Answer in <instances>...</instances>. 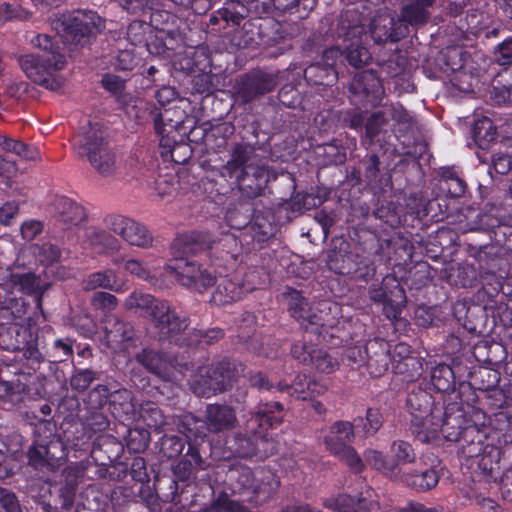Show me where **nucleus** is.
<instances>
[{
    "instance_id": "nucleus-8",
    "label": "nucleus",
    "mask_w": 512,
    "mask_h": 512,
    "mask_svg": "<svg viewBox=\"0 0 512 512\" xmlns=\"http://www.w3.org/2000/svg\"><path fill=\"white\" fill-rule=\"evenodd\" d=\"M407 406L411 415L410 429L412 435L422 443L431 442V438L438 429V424L435 421H431L429 432H423L424 416H429L436 408L442 407L433 405L432 396L423 390L409 394Z\"/></svg>"
},
{
    "instance_id": "nucleus-4",
    "label": "nucleus",
    "mask_w": 512,
    "mask_h": 512,
    "mask_svg": "<svg viewBox=\"0 0 512 512\" xmlns=\"http://www.w3.org/2000/svg\"><path fill=\"white\" fill-rule=\"evenodd\" d=\"M106 131L98 124H89L75 137L73 146L80 158H86L101 175L109 176L116 169L115 154L108 146Z\"/></svg>"
},
{
    "instance_id": "nucleus-45",
    "label": "nucleus",
    "mask_w": 512,
    "mask_h": 512,
    "mask_svg": "<svg viewBox=\"0 0 512 512\" xmlns=\"http://www.w3.org/2000/svg\"><path fill=\"white\" fill-rule=\"evenodd\" d=\"M473 136L480 148L487 147L496 136V130L492 121L488 118L478 120L473 129Z\"/></svg>"
},
{
    "instance_id": "nucleus-25",
    "label": "nucleus",
    "mask_w": 512,
    "mask_h": 512,
    "mask_svg": "<svg viewBox=\"0 0 512 512\" xmlns=\"http://www.w3.org/2000/svg\"><path fill=\"white\" fill-rule=\"evenodd\" d=\"M237 422L233 408L227 405L211 404L206 408V426L210 432L218 433L235 427Z\"/></svg>"
},
{
    "instance_id": "nucleus-47",
    "label": "nucleus",
    "mask_w": 512,
    "mask_h": 512,
    "mask_svg": "<svg viewBox=\"0 0 512 512\" xmlns=\"http://www.w3.org/2000/svg\"><path fill=\"white\" fill-rule=\"evenodd\" d=\"M124 269L129 274L143 280L149 282L151 284H155L156 282V274L152 271L147 265L139 261L138 259H128L124 262Z\"/></svg>"
},
{
    "instance_id": "nucleus-55",
    "label": "nucleus",
    "mask_w": 512,
    "mask_h": 512,
    "mask_svg": "<svg viewBox=\"0 0 512 512\" xmlns=\"http://www.w3.org/2000/svg\"><path fill=\"white\" fill-rule=\"evenodd\" d=\"M494 59L500 65L512 64V37H508L495 48Z\"/></svg>"
},
{
    "instance_id": "nucleus-33",
    "label": "nucleus",
    "mask_w": 512,
    "mask_h": 512,
    "mask_svg": "<svg viewBox=\"0 0 512 512\" xmlns=\"http://www.w3.org/2000/svg\"><path fill=\"white\" fill-rule=\"evenodd\" d=\"M341 55L342 52L337 47H331L325 50L322 56L323 66L320 63L310 65L304 70L305 78L314 81V83H322L324 77L329 76L337 59Z\"/></svg>"
},
{
    "instance_id": "nucleus-50",
    "label": "nucleus",
    "mask_w": 512,
    "mask_h": 512,
    "mask_svg": "<svg viewBox=\"0 0 512 512\" xmlns=\"http://www.w3.org/2000/svg\"><path fill=\"white\" fill-rule=\"evenodd\" d=\"M97 378V373L90 369L75 370L70 379L72 389L82 392L85 391L91 383Z\"/></svg>"
},
{
    "instance_id": "nucleus-26",
    "label": "nucleus",
    "mask_w": 512,
    "mask_h": 512,
    "mask_svg": "<svg viewBox=\"0 0 512 512\" xmlns=\"http://www.w3.org/2000/svg\"><path fill=\"white\" fill-rule=\"evenodd\" d=\"M368 357L366 367L373 377H379L388 370L390 361L388 345L383 340L374 339L368 341Z\"/></svg>"
},
{
    "instance_id": "nucleus-30",
    "label": "nucleus",
    "mask_w": 512,
    "mask_h": 512,
    "mask_svg": "<svg viewBox=\"0 0 512 512\" xmlns=\"http://www.w3.org/2000/svg\"><path fill=\"white\" fill-rule=\"evenodd\" d=\"M137 361L148 371L154 373L160 378L170 379L172 375L173 364L165 355L153 351L143 350L137 355Z\"/></svg>"
},
{
    "instance_id": "nucleus-14",
    "label": "nucleus",
    "mask_w": 512,
    "mask_h": 512,
    "mask_svg": "<svg viewBox=\"0 0 512 512\" xmlns=\"http://www.w3.org/2000/svg\"><path fill=\"white\" fill-rule=\"evenodd\" d=\"M231 385V371L219 364L202 368L198 378L193 382V392L201 397H209L226 390Z\"/></svg>"
},
{
    "instance_id": "nucleus-48",
    "label": "nucleus",
    "mask_w": 512,
    "mask_h": 512,
    "mask_svg": "<svg viewBox=\"0 0 512 512\" xmlns=\"http://www.w3.org/2000/svg\"><path fill=\"white\" fill-rule=\"evenodd\" d=\"M149 29L145 21H132L127 28V40L134 46H146V34Z\"/></svg>"
},
{
    "instance_id": "nucleus-22",
    "label": "nucleus",
    "mask_w": 512,
    "mask_h": 512,
    "mask_svg": "<svg viewBox=\"0 0 512 512\" xmlns=\"http://www.w3.org/2000/svg\"><path fill=\"white\" fill-rule=\"evenodd\" d=\"M323 505L337 512H369L372 505V491L368 489L357 498L349 495L329 497L324 500Z\"/></svg>"
},
{
    "instance_id": "nucleus-16",
    "label": "nucleus",
    "mask_w": 512,
    "mask_h": 512,
    "mask_svg": "<svg viewBox=\"0 0 512 512\" xmlns=\"http://www.w3.org/2000/svg\"><path fill=\"white\" fill-rule=\"evenodd\" d=\"M104 343L113 352H121L133 337V327L116 315H108L104 326Z\"/></svg>"
},
{
    "instance_id": "nucleus-37",
    "label": "nucleus",
    "mask_w": 512,
    "mask_h": 512,
    "mask_svg": "<svg viewBox=\"0 0 512 512\" xmlns=\"http://www.w3.org/2000/svg\"><path fill=\"white\" fill-rule=\"evenodd\" d=\"M363 455L365 463H367L371 468L377 470L386 477L397 480L394 462L382 451L377 449H366Z\"/></svg>"
},
{
    "instance_id": "nucleus-17",
    "label": "nucleus",
    "mask_w": 512,
    "mask_h": 512,
    "mask_svg": "<svg viewBox=\"0 0 512 512\" xmlns=\"http://www.w3.org/2000/svg\"><path fill=\"white\" fill-rule=\"evenodd\" d=\"M99 395V399L95 401V406H103L108 398L112 411L117 416L130 415L134 411V404L132 402L131 392L126 389H120L109 392V389L105 385H98L91 391V397Z\"/></svg>"
},
{
    "instance_id": "nucleus-18",
    "label": "nucleus",
    "mask_w": 512,
    "mask_h": 512,
    "mask_svg": "<svg viewBox=\"0 0 512 512\" xmlns=\"http://www.w3.org/2000/svg\"><path fill=\"white\" fill-rule=\"evenodd\" d=\"M437 0H402L400 15L401 22L409 26L418 28L428 23L432 15V8Z\"/></svg>"
},
{
    "instance_id": "nucleus-27",
    "label": "nucleus",
    "mask_w": 512,
    "mask_h": 512,
    "mask_svg": "<svg viewBox=\"0 0 512 512\" xmlns=\"http://www.w3.org/2000/svg\"><path fill=\"white\" fill-rule=\"evenodd\" d=\"M277 387L280 391L288 390L291 395L302 400L321 395L327 389L324 384L311 379L306 374L297 375L292 385L279 383Z\"/></svg>"
},
{
    "instance_id": "nucleus-64",
    "label": "nucleus",
    "mask_w": 512,
    "mask_h": 512,
    "mask_svg": "<svg viewBox=\"0 0 512 512\" xmlns=\"http://www.w3.org/2000/svg\"><path fill=\"white\" fill-rule=\"evenodd\" d=\"M0 504L6 512H21L20 504L11 491L0 487Z\"/></svg>"
},
{
    "instance_id": "nucleus-15",
    "label": "nucleus",
    "mask_w": 512,
    "mask_h": 512,
    "mask_svg": "<svg viewBox=\"0 0 512 512\" xmlns=\"http://www.w3.org/2000/svg\"><path fill=\"white\" fill-rule=\"evenodd\" d=\"M435 417L438 429L435 431L431 441L437 440L442 436L447 441H460L461 446L466 444L464 441V431L470 425L464 426L465 418L461 411L449 413L444 411L443 408H436ZM471 426L474 425L471 424Z\"/></svg>"
},
{
    "instance_id": "nucleus-12",
    "label": "nucleus",
    "mask_w": 512,
    "mask_h": 512,
    "mask_svg": "<svg viewBox=\"0 0 512 512\" xmlns=\"http://www.w3.org/2000/svg\"><path fill=\"white\" fill-rule=\"evenodd\" d=\"M107 228L120 235L127 243L133 246L147 248L152 245L153 239L146 227L122 215H110L105 218Z\"/></svg>"
},
{
    "instance_id": "nucleus-41",
    "label": "nucleus",
    "mask_w": 512,
    "mask_h": 512,
    "mask_svg": "<svg viewBox=\"0 0 512 512\" xmlns=\"http://www.w3.org/2000/svg\"><path fill=\"white\" fill-rule=\"evenodd\" d=\"M390 452L392 457L390 459L394 462L396 478L400 477L399 465L414 462L416 455L410 443L402 440L394 441L391 445Z\"/></svg>"
},
{
    "instance_id": "nucleus-59",
    "label": "nucleus",
    "mask_w": 512,
    "mask_h": 512,
    "mask_svg": "<svg viewBox=\"0 0 512 512\" xmlns=\"http://www.w3.org/2000/svg\"><path fill=\"white\" fill-rule=\"evenodd\" d=\"M368 343L364 347H349L345 351V358L351 363L358 366L365 365L368 357Z\"/></svg>"
},
{
    "instance_id": "nucleus-7",
    "label": "nucleus",
    "mask_w": 512,
    "mask_h": 512,
    "mask_svg": "<svg viewBox=\"0 0 512 512\" xmlns=\"http://www.w3.org/2000/svg\"><path fill=\"white\" fill-rule=\"evenodd\" d=\"M187 115L183 109L178 106L164 109L155 116L154 126L157 135L160 137V147L165 149L162 154L170 153L171 159L177 162L181 160L175 157V153L180 149H188L187 145L177 143L175 133L185 123Z\"/></svg>"
},
{
    "instance_id": "nucleus-21",
    "label": "nucleus",
    "mask_w": 512,
    "mask_h": 512,
    "mask_svg": "<svg viewBox=\"0 0 512 512\" xmlns=\"http://www.w3.org/2000/svg\"><path fill=\"white\" fill-rule=\"evenodd\" d=\"M53 216L63 228H71L81 224L86 219L84 208L74 200L61 196L53 204Z\"/></svg>"
},
{
    "instance_id": "nucleus-56",
    "label": "nucleus",
    "mask_w": 512,
    "mask_h": 512,
    "mask_svg": "<svg viewBox=\"0 0 512 512\" xmlns=\"http://www.w3.org/2000/svg\"><path fill=\"white\" fill-rule=\"evenodd\" d=\"M442 185L447 190V193L454 198L461 197L466 190L465 182L453 174L446 176Z\"/></svg>"
},
{
    "instance_id": "nucleus-61",
    "label": "nucleus",
    "mask_w": 512,
    "mask_h": 512,
    "mask_svg": "<svg viewBox=\"0 0 512 512\" xmlns=\"http://www.w3.org/2000/svg\"><path fill=\"white\" fill-rule=\"evenodd\" d=\"M317 349L306 344L296 343L291 349L292 356L304 364H311Z\"/></svg>"
},
{
    "instance_id": "nucleus-40",
    "label": "nucleus",
    "mask_w": 512,
    "mask_h": 512,
    "mask_svg": "<svg viewBox=\"0 0 512 512\" xmlns=\"http://www.w3.org/2000/svg\"><path fill=\"white\" fill-rule=\"evenodd\" d=\"M158 302H161V300L154 298L150 294L135 291L126 298L124 306L128 310L139 309L145 317L149 318L154 312V306Z\"/></svg>"
},
{
    "instance_id": "nucleus-52",
    "label": "nucleus",
    "mask_w": 512,
    "mask_h": 512,
    "mask_svg": "<svg viewBox=\"0 0 512 512\" xmlns=\"http://www.w3.org/2000/svg\"><path fill=\"white\" fill-rule=\"evenodd\" d=\"M34 254L43 264H52L59 260L61 251L58 246L51 243H44L34 247Z\"/></svg>"
},
{
    "instance_id": "nucleus-49",
    "label": "nucleus",
    "mask_w": 512,
    "mask_h": 512,
    "mask_svg": "<svg viewBox=\"0 0 512 512\" xmlns=\"http://www.w3.org/2000/svg\"><path fill=\"white\" fill-rule=\"evenodd\" d=\"M310 365L321 373L329 374L338 369L339 363L327 352L317 349Z\"/></svg>"
},
{
    "instance_id": "nucleus-54",
    "label": "nucleus",
    "mask_w": 512,
    "mask_h": 512,
    "mask_svg": "<svg viewBox=\"0 0 512 512\" xmlns=\"http://www.w3.org/2000/svg\"><path fill=\"white\" fill-rule=\"evenodd\" d=\"M184 449L183 441L177 436H165L162 439V451L168 458L179 456Z\"/></svg>"
},
{
    "instance_id": "nucleus-9",
    "label": "nucleus",
    "mask_w": 512,
    "mask_h": 512,
    "mask_svg": "<svg viewBox=\"0 0 512 512\" xmlns=\"http://www.w3.org/2000/svg\"><path fill=\"white\" fill-rule=\"evenodd\" d=\"M257 160L256 147L249 143H237L229 152V160L220 169V175L227 181L238 186L250 174Z\"/></svg>"
},
{
    "instance_id": "nucleus-24",
    "label": "nucleus",
    "mask_w": 512,
    "mask_h": 512,
    "mask_svg": "<svg viewBox=\"0 0 512 512\" xmlns=\"http://www.w3.org/2000/svg\"><path fill=\"white\" fill-rule=\"evenodd\" d=\"M255 289L253 283L240 284L232 279H221L212 294L211 301L216 305H226L240 300L245 293Z\"/></svg>"
},
{
    "instance_id": "nucleus-3",
    "label": "nucleus",
    "mask_w": 512,
    "mask_h": 512,
    "mask_svg": "<svg viewBox=\"0 0 512 512\" xmlns=\"http://www.w3.org/2000/svg\"><path fill=\"white\" fill-rule=\"evenodd\" d=\"M39 287V280L33 273L19 267H0V312L22 320L28 309L22 295H33L36 307L41 310L42 294L38 291Z\"/></svg>"
},
{
    "instance_id": "nucleus-63",
    "label": "nucleus",
    "mask_w": 512,
    "mask_h": 512,
    "mask_svg": "<svg viewBox=\"0 0 512 512\" xmlns=\"http://www.w3.org/2000/svg\"><path fill=\"white\" fill-rule=\"evenodd\" d=\"M492 166L494 170L501 175L512 171V155L498 153L493 156Z\"/></svg>"
},
{
    "instance_id": "nucleus-58",
    "label": "nucleus",
    "mask_w": 512,
    "mask_h": 512,
    "mask_svg": "<svg viewBox=\"0 0 512 512\" xmlns=\"http://www.w3.org/2000/svg\"><path fill=\"white\" fill-rule=\"evenodd\" d=\"M91 304L98 309L113 310L116 308L117 298L108 292H96L91 298Z\"/></svg>"
},
{
    "instance_id": "nucleus-35",
    "label": "nucleus",
    "mask_w": 512,
    "mask_h": 512,
    "mask_svg": "<svg viewBox=\"0 0 512 512\" xmlns=\"http://www.w3.org/2000/svg\"><path fill=\"white\" fill-rule=\"evenodd\" d=\"M358 32L359 30L357 28H353L347 33L351 43L345 48L346 59L349 64L355 68H360L368 64L372 58L368 49L362 46L361 38L357 37L356 39H353L352 36H355Z\"/></svg>"
},
{
    "instance_id": "nucleus-28",
    "label": "nucleus",
    "mask_w": 512,
    "mask_h": 512,
    "mask_svg": "<svg viewBox=\"0 0 512 512\" xmlns=\"http://www.w3.org/2000/svg\"><path fill=\"white\" fill-rule=\"evenodd\" d=\"M324 443L326 448L354 473H361L364 470L365 463L352 446L335 441L334 436H325Z\"/></svg>"
},
{
    "instance_id": "nucleus-44",
    "label": "nucleus",
    "mask_w": 512,
    "mask_h": 512,
    "mask_svg": "<svg viewBox=\"0 0 512 512\" xmlns=\"http://www.w3.org/2000/svg\"><path fill=\"white\" fill-rule=\"evenodd\" d=\"M248 8L238 0H228L224 6L218 10L219 16L227 23L240 25L241 21L248 15Z\"/></svg>"
},
{
    "instance_id": "nucleus-62",
    "label": "nucleus",
    "mask_w": 512,
    "mask_h": 512,
    "mask_svg": "<svg viewBox=\"0 0 512 512\" xmlns=\"http://www.w3.org/2000/svg\"><path fill=\"white\" fill-rule=\"evenodd\" d=\"M43 231V224L38 220H27L21 225V235L24 240L32 241Z\"/></svg>"
},
{
    "instance_id": "nucleus-11",
    "label": "nucleus",
    "mask_w": 512,
    "mask_h": 512,
    "mask_svg": "<svg viewBox=\"0 0 512 512\" xmlns=\"http://www.w3.org/2000/svg\"><path fill=\"white\" fill-rule=\"evenodd\" d=\"M277 84L278 73L254 71L240 78L235 86L236 95L243 103H249L271 92Z\"/></svg>"
},
{
    "instance_id": "nucleus-32",
    "label": "nucleus",
    "mask_w": 512,
    "mask_h": 512,
    "mask_svg": "<svg viewBox=\"0 0 512 512\" xmlns=\"http://www.w3.org/2000/svg\"><path fill=\"white\" fill-rule=\"evenodd\" d=\"M82 288L85 291H92L98 288L116 292L122 291V285L118 281V274L113 269L90 273L83 280Z\"/></svg>"
},
{
    "instance_id": "nucleus-19",
    "label": "nucleus",
    "mask_w": 512,
    "mask_h": 512,
    "mask_svg": "<svg viewBox=\"0 0 512 512\" xmlns=\"http://www.w3.org/2000/svg\"><path fill=\"white\" fill-rule=\"evenodd\" d=\"M10 325H0V347L8 351L20 350L23 344H27L30 338L31 317H23L22 320L14 319Z\"/></svg>"
},
{
    "instance_id": "nucleus-1",
    "label": "nucleus",
    "mask_w": 512,
    "mask_h": 512,
    "mask_svg": "<svg viewBox=\"0 0 512 512\" xmlns=\"http://www.w3.org/2000/svg\"><path fill=\"white\" fill-rule=\"evenodd\" d=\"M462 454L471 460L474 477L479 481H496L499 476L500 447L512 443V415L501 409L489 427L470 426L464 431Z\"/></svg>"
},
{
    "instance_id": "nucleus-6",
    "label": "nucleus",
    "mask_w": 512,
    "mask_h": 512,
    "mask_svg": "<svg viewBox=\"0 0 512 512\" xmlns=\"http://www.w3.org/2000/svg\"><path fill=\"white\" fill-rule=\"evenodd\" d=\"M165 269L179 284L200 293L215 282L213 274L193 259L183 257L172 259L166 264Z\"/></svg>"
},
{
    "instance_id": "nucleus-10",
    "label": "nucleus",
    "mask_w": 512,
    "mask_h": 512,
    "mask_svg": "<svg viewBox=\"0 0 512 512\" xmlns=\"http://www.w3.org/2000/svg\"><path fill=\"white\" fill-rule=\"evenodd\" d=\"M149 319L161 338L174 342L179 341V336L189 325L188 318L177 313L175 308L165 300H161L154 306V312Z\"/></svg>"
},
{
    "instance_id": "nucleus-57",
    "label": "nucleus",
    "mask_w": 512,
    "mask_h": 512,
    "mask_svg": "<svg viewBox=\"0 0 512 512\" xmlns=\"http://www.w3.org/2000/svg\"><path fill=\"white\" fill-rule=\"evenodd\" d=\"M139 58L134 54L133 51L124 49L121 50L117 57L115 66L116 68L123 71H131L137 66Z\"/></svg>"
},
{
    "instance_id": "nucleus-5",
    "label": "nucleus",
    "mask_w": 512,
    "mask_h": 512,
    "mask_svg": "<svg viewBox=\"0 0 512 512\" xmlns=\"http://www.w3.org/2000/svg\"><path fill=\"white\" fill-rule=\"evenodd\" d=\"M54 28L67 42L84 45L104 29V21L93 11L63 14L53 22Z\"/></svg>"
},
{
    "instance_id": "nucleus-34",
    "label": "nucleus",
    "mask_w": 512,
    "mask_h": 512,
    "mask_svg": "<svg viewBox=\"0 0 512 512\" xmlns=\"http://www.w3.org/2000/svg\"><path fill=\"white\" fill-rule=\"evenodd\" d=\"M357 89H362L366 102L370 105H377L384 96V87L381 80L370 71L363 72L356 81Z\"/></svg>"
},
{
    "instance_id": "nucleus-43",
    "label": "nucleus",
    "mask_w": 512,
    "mask_h": 512,
    "mask_svg": "<svg viewBox=\"0 0 512 512\" xmlns=\"http://www.w3.org/2000/svg\"><path fill=\"white\" fill-rule=\"evenodd\" d=\"M250 173L255 178V185H240L239 189L242 190L247 197L253 198L261 194L265 184L269 179V170L265 165L258 162V159L254 162L253 168H250Z\"/></svg>"
},
{
    "instance_id": "nucleus-42",
    "label": "nucleus",
    "mask_w": 512,
    "mask_h": 512,
    "mask_svg": "<svg viewBox=\"0 0 512 512\" xmlns=\"http://www.w3.org/2000/svg\"><path fill=\"white\" fill-rule=\"evenodd\" d=\"M433 386L440 392H450L455 387V377L452 368L446 364H439L431 373Z\"/></svg>"
},
{
    "instance_id": "nucleus-20",
    "label": "nucleus",
    "mask_w": 512,
    "mask_h": 512,
    "mask_svg": "<svg viewBox=\"0 0 512 512\" xmlns=\"http://www.w3.org/2000/svg\"><path fill=\"white\" fill-rule=\"evenodd\" d=\"M60 448L59 441H51L48 445H32L27 452L29 464L41 471L55 470L60 466L61 457L56 455V450Z\"/></svg>"
},
{
    "instance_id": "nucleus-36",
    "label": "nucleus",
    "mask_w": 512,
    "mask_h": 512,
    "mask_svg": "<svg viewBox=\"0 0 512 512\" xmlns=\"http://www.w3.org/2000/svg\"><path fill=\"white\" fill-rule=\"evenodd\" d=\"M86 242L98 253L116 251L119 246L118 240L113 235L99 228L87 230Z\"/></svg>"
},
{
    "instance_id": "nucleus-46",
    "label": "nucleus",
    "mask_w": 512,
    "mask_h": 512,
    "mask_svg": "<svg viewBox=\"0 0 512 512\" xmlns=\"http://www.w3.org/2000/svg\"><path fill=\"white\" fill-rule=\"evenodd\" d=\"M389 117L384 113V106L374 112L366 121V136L372 141L385 127H389Z\"/></svg>"
},
{
    "instance_id": "nucleus-53",
    "label": "nucleus",
    "mask_w": 512,
    "mask_h": 512,
    "mask_svg": "<svg viewBox=\"0 0 512 512\" xmlns=\"http://www.w3.org/2000/svg\"><path fill=\"white\" fill-rule=\"evenodd\" d=\"M118 3L129 13L138 14L148 10L156 9L159 0H117Z\"/></svg>"
},
{
    "instance_id": "nucleus-29",
    "label": "nucleus",
    "mask_w": 512,
    "mask_h": 512,
    "mask_svg": "<svg viewBox=\"0 0 512 512\" xmlns=\"http://www.w3.org/2000/svg\"><path fill=\"white\" fill-rule=\"evenodd\" d=\"M282 410V405L279 402L259 404L257 411L248 421V428L256 434V425L274 427L280 424L283 419Z\"/></svg>"
},
{
    "instance_id": "nucleus-23",
    "label": "nucleus",
    "mask_w": 512,
    "mask_h": 512,
    "mask_svg": "<svg viewBox=\"0 0 512 512\" xmlns=\"http://www.w3.org/2000/svg\"><path fill=\"white\" fill-rule=\"evenodd\" d=\"M288 307L291 315L306 328L308 325H323L321 315L313 311V308L298 291H291L287 295Z\"/></svg>"
},
{
    "instance_id": "nucleus-38",
    "label": "nucleus",
    "mask_w": 512,
    "mask_h": 512,
    "mask_svg": "<svg viewBox=\"0 0 512 512\" xmlns=\"http://www.w3.org/2000/svg\"><path fill=\"white\" fill-rule=\"evenodd\" d=\"M384 113L389 117V128L405 132L412 126V118L401 104H385Z\"/></svg>"
},
{
    "instance_id": "nucleus-13",
    "label": "nucleus",
    "mask_w": 512,
    "mask_h": 512,
    "mask_svg": "<svg viewBox=\"0 0 512 512\" xmlns=\"http://www.w3.org/2000/svg\"><path fill=\"white\" fill-rule=\"evenodd\" d=\"M409 32L406 24L390 11L377 13L370 23V34L375 43L397 42Z\"/></svg>"
},
{
    "instance_id": "nucleus-39",
    "label": "nucleus",
    "mask_w": 512,
    "mask_h": 512,
    "mask_svg": "<svg viewBox=\"0 0 512 512\" xmlns=\"http://www.w3.org/2000/svg\"><path fill=\"white\" fill-rule=\"evenodd\" d=\"M0 147L4 151L13 153L26 160H36L39 158V150L36 147L29 146L6 135H0Z\"/></svg>"
},
{
    "instance_id": "nucleus-60",
    "label": "nucleus",
    "mask_w": 512,
    "mask_h": 512,
    "mask_svg": "<svg viewBox=\"0 0 512 512\" xmlns=\"http://www.w3.org/2000/svg\"><path fill=\"white\" fill-rule=\"evenodd\" d=\"M382 426V416L378 410L368 409L366 413V422L364 431L367 436L374 435Z\"/></svg>"
},
{
    "instance_id": "nucleus-2",
    "label": "nucleus",
    "mask_w": 512,
    "mask_h": 512,
    "mask_svg": "<svg viewBox=\"0 0 512 512\" xmlns=\"http://www.w3.org/2000/svg\"><path fill=\"white\" fill-rule=\"evenodd\" d=\"M31 43L44 53L41 56L33 54L21 56L18 62L22 71L33 82L49 90L60 89L65 80L59 72L65 68L66 59L60 51L58 42L46 34H40L35 36Z\"/></svg>"
},
{
    "instance_id": "nucleus-31",
    "label": "nucleus",
    "mask_w": 512,
    "mask_h": 512,
    "mask_svg": "<svg viewBox=\"0 0 512 512\" xmlns=\"http://www.w3.org/2000/svg\"><path fill=\"white\" fill-rule=\"evenodd\" d=\"M439 478L440 476L438 471L435 468H432L421 471L415 470L404 472L397 480H400L402 483L416 491L426 492L436 487L439 482Z\"/></svg>"
},
{
    "instance_id": "nucleus-51",
    "label": "nucleus",
    "mask_w": 512,
    "mask_h": 512,
    "mask_svg": "<svg viewBox=\"0 0 512 512\" xmlns=\"http://www.w3.org/2000/svg\"><path fill=\"white\" fill-rule=\"evenodd\" d=\"M327 436H334V440L339 443L347 444L354 439L353 425L348 421H337L331 428Z\"/></svg>"
}]
</instances>
